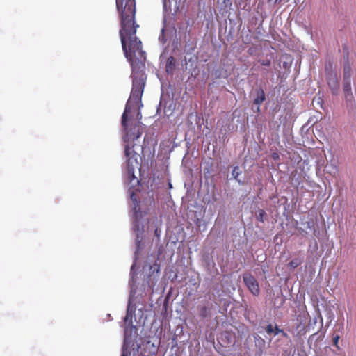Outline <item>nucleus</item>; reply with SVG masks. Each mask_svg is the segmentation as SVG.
Segmentation results:
<instances>
[{"label":"nucleus","mask_w":356,"mask_h":356,"mask_svg":"<svg viewBox=\"0 0 356 356\" xmlns=\"http://www.w3.org/2000/svg\"><path fill=\"white\" fill-rule=\"evenodd\" d=\"M309 316V313L306 310L301 311L299 314L296 316V321L299 323H305V321L307 319Z\"/></svg>","instance_id":"nucleus-19"},{"label":"nucleus","mask_w":356,"mask_h":356,"mask_svg":"<svg viewBox=\"0 0 356 356\" xmlns=\"http://www.w3.org/2000/svg\"><path fill=\"white\" fill-rule=\"evenodd\" d=\"M149 269L152 270V273L154 272L157 273L159 271V266L156 264H154L153 266H149Z\"/></svg>","instance_id":"nucleus-27"},{"label":"nucleus","mask_w":356,"mask_h":356,"mask_svg":"<svg viewBox=\"0 0 356 356\" xmlns=\"http://www.w3.org/2000/svg\"><path fill=\"white\" fill-rule=\"evenodd\" d=\"M265 330L268 334L270 335L273 334V335L275 336V327H273L272 324H268L266 326Z\"/></svg>","instance_id":"nucleus-25"},{"label":"nucleus","mask_w":356,"mask_h":356,"mask_svg":"<svg viewBox=\"0 0 356 356\" xmlns=\"http://www.w3.org/2000/svg\"><path fill=\"white\" fill-rule=\"evenodd\" d=\"M282 334L283 337L287 338L288 334L286 332H285L282 329L280 328V327L275 324V336Z\"/></svg>","instance_id":"nucleus-23"},{"label":"nucleus","mask_w":356,"mask_h":356,"mask_svg":"<svg viewBox=\"0 0 356 356\" xmlns=\"http://www.w3.org/2000/svg\"><path fill=\"white\" fill-rule=\"evenodd\" d=\"M215 302L205 300L201 302L197 307L198 316L202 320H208L213 316V310L214 308Z\"/></svg>","instance_id":"nucleus-5"},{"label":"nucleus","mask_w":356,"mask_h":356,"mask_svg":"<svg viewBox=\"0 0 356 356\" xmlns=\"http://www.w3.org/2000/svg\"><path fill=\"white\" fill-rule=\"evenodd\" d=\"M344 102L348 115L354 117L356 115V103L352 92L344 93Z\"/></svg>","instance_id":"nucleus-7"},{"label":"nucleus","mask_w":356,"mask_h":356,"mask_svg":"<svg viewBox=\"0 0 356 356\" xmlns=\"http://www.w3.org/2000/svg\"><path fill=\"white\" fill-rule=\"evenodd\" d=\"M318 319L320 320V323H321L320 328H321V330H322L323 325V319L321 314V312H319V310H318L316 316H314L313 319H311L309 321L308 325L307 326V331H309L311 328H314V326L316 325Z\"/></svg>","instance_id":"nucleus-14"},{"label":"nucleus","mask_w":356,"mask_h":356,"mask_svg":"<svg viewBox=\"0 0 356 356\" xmlns=\"http://www.w3.org/2000/svg\"><path fill=\"white\" fill-rule=\"evenodd\" d=\"M131 202L129 203L131 211L132 212V230L135 234L136 250L134 251V261L130 269L131 280L129 281L130 294L128 300L126 316L124 318L125 324L124 331V342L122 351L120 356L130 355V346L134 342V338L137 336L136 326L133 325V318H135L136 305L134 303L136 296H142L147 286H149L148 282L143 283L140 288H138L136 283L135 267L136 265L138 255L141 250L144 248L143 233L144 226L143 219L144 214L140 211V201L138 199V193H127Z\"/></svg>","instance_id":"nucleus-2"},{"label":"nucleus","mask_w":356,"mask_h":356,"mask_svg":"<svg viewBox=\"0 0 356 356\" xmlns=\"http://www.w3.org/2000/svg\"><path fill=\"white\" fill-rule=\"evenodd\" d=\"M327 318L330 319V323H331L333 319V314L332 312H327Z\"/></svg>","instance_id":"nucleus-31"},{"label":"nucleus","mask_w":356,"mask_h":356,"mask_svg":"<svg viewBox=\"0 0 356 356\" xmlns=\"http://www.w3.org/2000/svg\"><path fill=\"white\" fill-rule=\"evenodd\" d=\"M170 108H171V106H169V109L168 111H170Z\"/></svg>","instance_id":"nucleus-39"},{"label":"nucleus","mask_w":356,"mask_h":356,"mask_svg":"<svg viewBox=\"0 0 356 356\" xmlns=\"http://www.w3.org/2000/svg\"><path fill=\"white\" fill-rule=\"evenodd\" d=\"M314 227L313 221H308L307 222V228L312 229Z\"/></svg>","instance_id":"nucleus-29"},{"label":"nucleus","mask_w":356,"mask_h":356,"mask_svg":"<svg viewBox=\"0 0 356 356\" xmlns=\"http://www.w3.org/2000/svg\"><path fill=\"white\" fill-rule=\"evenodd\" d=\"M168 185H169V188H171L172 186V184L170 182L168 183Z\"/></svg>","instance_id":"nucleus-36"},{"label":"nucleus","mask_w":356,"mask_h":356,"mask_svg":"<svg viewBox=\"0 0 356 356\" xmlns=\"http://www.w3.org/2000/svg\"><path fill=\"white\" fill-rule=\"evenodd\" d=\"M177 67V60L173 56H170L165 62V72L169 75L175 74Z\"/></svg>","instance_id":"nucleus-10"},{"label":"nucleus","mask_w":356,"mask_h":356,"mask_svg":"<svg viewBox=\"0 0 356 356\" xmlns=\"http://www.w3.org/2000/svg\"><path fill=\"white\" fill-rule=\"evenodd\" d=\"M254 216L257 221L264 223L267 217V213L263 209L259 208L255 211Z\"/></svg>","instance_id":"nucleus-17"},{"label":"nucleus","mask_w":356,"mask_h":356,"mask_svg":"<svg viewBox=\"0 0 356 356\" xmlns=\"http://www.w3.org/2000/svg\"><path fill=\"white\" fill-rule=\"evenodd\" d=\"M111 317V314H107V318H110Z\"/></svg>","instance_id":"nucleus-38"},{"label":"nucleus","mask_w":356,"mask_h":356,"mask_svg":"<svg viewBox=\"0 0 356 356\" xmlns=\"http://www.w3.org/2000/svg\"><path fill=\"white\" fill-rule=\"evenodd\" d=\"M164 31H165V29L164 27L162 28L161 29V35L159 36V40L162 43V44H165L167 41L165 35H164Z\"/></svg>","instance_id":"nucleus-26"},{"label":"nucleus","mask_w":356,"mask_h":356,"mask_svg":"<svg viewBox=\"0 0 356 356\" xmlns=\"http://www.w3.org/2000/svg\"><path fill=\"white\" fill-rule=\"evenodd\" d=\"M160 231L158 230V229L156 228L154 231V233H155V235L159 238V236H160Z\"/></svg>","instance_id":"nucleus-33"},{"label":"nucleus","mask_w":356,"mask_h":356,"mask_svg":"<svg viewBox=\"0 0 356 356\" xmlns=\"http://www.w3.org/2000/svg\"><path fill=\"white\" fill-rule=\"evenodd\" d=\"M343 93L352 92L351 76L352 68L349 62L348 55L343 57Z\"/></svg>","instance_id":"nucleus-4"},{"label":"nucleus","mask_w":356,"mask_h":356,"mask_svg":"<svg viewBox=\"0 0 356 356\" xmlns=\"http://www.w3.org/2000/svg\"><path fill=\"white\" fill-rule=\"evenodd\" d=\"M116 7L120 15L119 33L122 50L131 66L132 88L122 115V121H128L132 107L143 106L141 97L147 79L145 72L146 56L142 49L141 41L136 36L138 25L135 22V0H116Z\"/></svg>","instance_id":"nucleus-1"},{"label":"nucleus","mask_w":356,"mask_h":356,"mask_svg":"<svg viewBox=\"0 0 356 356\" xmlns=\"http://www.w3.org/2000/svg\"><path fill=\"white\" fill-rule=\"evenodd\" d=\"M317 121H318V118L316 117L309 118V120H307V122H306V124H305L302 126V129H304L305 127H309V126L314 125L316 122H317Z\"/></svg>","instance_id":"nucleus-24"},{"label":"nucleus","mask_w":356,"mask_h":356,"mask_svg":"<svg viewBox=\"0 0 356 356\" xmlns=\"http://www.w3.org/2000/svg\"><path fill=\"white\" fill-rule=\"evenodd\" d=\"M137 118H139V119H140L142 118V115H141L140 112H138Z\"/></svg>","instance_id":"nucleus-35"},{"label":"nucleus","mask_w":356,"mask_h":356,"mask_svg":"<svg viewBox=\"0 0 356 356\" xmlns=\"http://www.w3.org/2000/svg\"><path fill=\"white\" fill-rule=\"evenodd\" d=\"M324 171L331 175H335L338 172L337 166L332 163H327L325 166Z\"/></svg>","instance_id":"nucleus-18"},{"label":"nucleus","mask_w":356,"mask_h":356,"mask_svg":"<svg viewBox=\"0 0 356 356\" xmlns=\"http://www.w3.org/2000/svg\"><path fill=\"white\" fill-rule=\"evenodd\" d=\"M300 184V181H298L297 184V186H298Z\"/></svg>","instance_id":"nucleus-37"},{"label":"nucleus","mask_w":356,"mask_h":356,"mask_svg":"<svg viewBox=\"0 0 356 356\" xmlns=\"http://www.w3.org/2000/svg\"><path fill=\"white\" fill-rule=\"evenodd\" d=\"M243 280L246 287L253 296H258L259 295L260 290L258 282L252 275L250 273L243 274Z\"/></svg>","instance_id":"nucleus-6"},{"label":"nucleus","mask_w":356,"mask_h":356,"mask_svg":"<svg viewBox=\"0 0 356 356\" xmlns=\"http://www.w3.org/2000/svg\"><path fill=\"white\" fill-rule=\"evenodd\" d=\"M211 75L213 77V79H220L221 77L226 78L227 76V70H224L221 67H217L216 69H213Z\"/></svg>","instance_id":"nucleus-15"},{"label":"nucleus","mask_w":356,"mask_h":356,"mask_svg":"<svg viewBox=\"0 0 356 356\" xmlns=\"http://www.w3.org/2000/svg\"><path fill=\"white\" fill-rule=\"evenodd\" d=\"M172 1L175 2V8L178 10L181 0H162L163 15H169L172 10Z\"/></svg>","instance_id":"nucleus-9"},{"label":"nucleus","mask_w":356,"mask_h":356,"mask_svg":"<svg viewBox=\"0 0 356 356\" xmlns=\"http://www.w3.org/2000/svg\"><path fill=\"white\" fill-rule=\"evenodd\" d=\"M324 337H325V332H323L322 330L320 329V330L314 332L309 337L308 343L309 344H312L313 343H316L318 341H322L323 339L324 338Z\"/></svg>","instance_id":"nucleus-12"},{"label":"nucleus","mask_w":356,"mask_h":356,"mask_svg":"<svg viewBox=\"0 0 356 356\" xmlns=\"http://www.w3.org/2000/svg\"><path fill=\"white\" fill-rule=\"evenodd\" d=\"M256 97L253 101V104L257 106L256 111L257 113L260 112L261 104L266 100V94L263 88H259L255 90Z\"/></svg>","instance_id":"nucleus-8"},{"label":"nucleus","mask_w":356,"mask_h":356,"mask_svg":"<svg viewBox=\"0 0 356 356\" xmlns=\"http://www.w3.org/2000/svg\"><path fill=\"white\" fill-rule=\"evenodd\" d=\"M241 174L242 171L238 165L234 166L232 171V177L229 178V179H234L240 186H243L245 184L244 180L239 178Z\"/></svg>","instance_id":"nucleus-11"},{"label":"nucleus","mask_w":356,"mask_h":356,"mask_svg":"<svg viewBox=\"0 0 356 356\" xmlns=\"http://www.w3.org/2000/svg\"><path fill=\"white\" fill-rule=\"evenodd\" d=\"M302 263V260L300 258L296 257L293 259L289 263V266L290 268L294 269L298 267Z\"/></svg>","instance_id":"nucleus-20"},{"label":"nucleus","mask_w":356,"mask_h":356,"mask_svg":"<svg viewBox=\"0 0 356 356\" xmlns=\"http://www.w3.org/2000/svg\"><path fill=\"white\" fill-rule=\"evenodd\" d=\"M325 80L330 92L332 95H338L340 91V76L333 70L330 63L325 65Z\"/></svg>","instance_id":"nucleus-3"},{"label":"nucleus","mask_w":356,"mask_h":356,"mask_svg":"<svg viewBox=\"0 0 356 356\" xmlns=\"http://www.w3.org/2000/svg\"><path fill=\"white\" fill-rule=\"evenodd\" d=\"M340 339V336L339 334H332V341H333V346L336 348L337 350H340V347L339 346V340Z\"/></svg>","instance_id":"nucleus-22"},{"label":"nucleus","mask_w":356,"mask_h":356,"mask_svg":"<svg viewBox=\"0 0 356 356\" xmlns=\"http://www.w3.org/2000/svg\"><path fill=\"white\" fill-rule=\"evenodd\" d=\"M166 104H167V100L163 97V95H161L159 104L156 108V114L161 115V113L163 112L165 115H167V116L170 115L171 113H167Z\"/></svg>","instance_id":"nucleus-13"},{"label":"nucleus","mask_w":356,"mask_h":356,"mask_svg":"<svg viewBox=\"0 0 356 356\" xmlns=\"http://www.w3.org/2000/svg\"><path fill=\"white\" fill-rule=\"evenodd\" d=\"M248 53L250 55H252L253 53H254V50L252 48H249L248 50Z\"/></svg>","instance_id":"nucleus-34"},{"label":"nucleus","mask_w":356,"mask_h":356,"mask_svg":"<svg viewBox=\"0 0 356 356\" xmlns=\"http://www.w3.org/2000/svg\"><path fill=\"white\" fill-rule=\"evenodd\" d=\"M272 158L274 159V160H278L280 159V156L276 152H274L272 154Z\"/></svg>","instance_id":"nucleus-32"},{"label":"nucleus","mask_w":356,"mask_h":356,"mask_svg":"<svg viewBox=\"0 0 356 356\" xmlns=\"http://www.w3.org/2000/svg\"><path fill=\"white\" fill-rule=\"evenodd\" d=\"M268 3H273V5L280 3L282 2V0H268Z\"/></svg>","instance_id":"nucleus-30"},{"label":"nucleus","mask_w":356,"mask_h":356,"mask_svg":"<svg viewBox=\"0 0 356 356\" xmlns=\"http://www.w3.org/2000/svg\"><path fill=\"white\" fill-rule=\"evenodd\" d=\"M254 339L256 346H259L261 349L265 345V341L259 335L254 334Z\"/></svg>","instance_id":"nucleus-21"},{"label":"nucleus","mask_w":356,"mask_h":356,"mask_svg":"<svg viewBox=\"0 0 356 356\" xmlns=\"http://www.w3.org/2000/svg\"><path fill=\"white\" fill-rule=\"evenodd\" d=\"M259 63L263 66H270L271 63L270 60L268 59L260 60Z\"/></svg>","instance_id":"nucleus-28"},{"label":"nucleus","mask_w":356,"mask_h":356,"mask_svg":"<svg viewBox=\"0 0 356 356\" xmlns=\"http://www.w3.org/2000/svg\"><path fill=\"white\" fill-rule=\"evenodd\" d=\"M295 331L296 332V336L301 337L306 334V332H307V328L305 325V323L297 322L295 326Z\"/></svg>","instance_id":"nucleus-16"}]
</instances>
